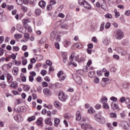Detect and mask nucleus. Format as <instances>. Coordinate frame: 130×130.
Returning a JSON list of instances; mask_svg holds the SVG:
<instances>
[{
	"mask_svg": "<svg viewBox=\"0 0 130 130\" xmlns=\"http://www.w3.org/2000/svg\"><path fill=\"white\" fill-rule=\"evenodd\" d=\"M76 120L81 122V127L82 129H92V126L89 124V119L87 117L82 118L81 112L77 111L76 113Z\"/></svg>",
	"mask_w": 130,
	"mask_h": 130,
	"instance_id": "f257e3e1",
	"label": "nucleus"
},
{
	"mask_svg": "<svg viewBox=\"0 0 130 130\" xmlns=\"http://www.w3.org/2000/svg\"><path fill=\"white\" fill-rule=\"evenodd\" d=\"M115 38L118 40H121L124 37V32L121 29H117L114 31Z\"/></svg>",
	"mask_w": 130,
	"mask_h": 130,
	"instance_id": "f03ea898",
	"label": "nucleus"
},
{
	"mask_svg": "<svg viewBox=\"0 0 130 130\" xmlns=\"http://www.w3.org/2000/svg\"><path fill=\"white\" fill-rule=\"evenodd\" d=\"M50 39L51 41H56L59 42L60 41V36L58 34H56L54 33H52L51 34Z\"/></svg>",
	"mask_w": 130,
	"mask_h": 130,
	"instance_id": "7ed1b4c3",
	"label": "nucleus"
},
{
	"mask_svg": "<svg viewBox=\"0 0 130 130\" xmlns=\"http://www.w3.org/2000/svg\"><path fill=\"white\" fill-rule=\"evenodd\" d=\"M79 4H80V5H83L84 8H85L87 10H90L91 9V6L86 1L80 0Z\"/></svg>",
	"mask_w": 130,
	"mask_h": 130,
	"instance_id": "20e7f679",
	"label": "nucleus"
},
{
	"mask_svg": "<svg viewBox=\"0 0 130 130\" xmlns=\"http://www.w3.org/2000/svg\"><path fill=\"white\" fill-rule=\"evenodd\" d=\"M115 50L118 53L121 54V55H126L127 54L126 51L121 49L120 47L116 48Z\"/></svg>",
	"mask_w": 130,
	"mask_h": 130,
	"instance_id": "39448f33",
	"label": "nucleus"
},
{
	"mask_svg": "<svg viewBox=\"0 0 130 130\" xmlns=\"http://www.w3.org/2000/svg\"><path fill=\"white\" fill-rule=\"evenodd\" d=\"M58 98L62 102H66L67 99H68V95H64L63 92H61L58 95Z\"/></svg>",
	"mask_w": 130,
	"mask_h": 130,
	"instance_id": "423d86ee",
	"label": "nucleus"
},
{
	"mask_svg": "<svg viewBox=\"0 0 130 130\" xmlns=\"http://www.w3.org/2000/svg\"><path fill=\"white\" fill-rule=\"evenodd\" d=\"M121 125L124 129L125 130H129V124H128V122L125 121H122L121 122Z\"/></svg>",
	"mask_w": 130,
	"mask_h": 130,
	"instance_id": "0eeeda50",
	"label": "nucleus"
},
{
	"mask_svg": "<svg viewBox=\"0 0 130 130\" xmlns=\"http://www.w3.org/2000/svg\"><path fill=\"white\" fill-rule=\"evenodd\" d=\"M74 55L73 54H71V57H70V61L68 62V66H73V67H77V64L76 63H74Z\"/></svg>",
	"mask_w": 130,
	"mask_h": 130,
	"instance_id": "6e6552de",
	"label": "nucleus"
},
{
	"mask_svg": "<svg viewBox=\"0 0 130 130\" xmlns=\"http://www.w3.org/2000/svg\"><path fill=\"white\" fill-rule=\"evenodd\" d=\"M14 119L17 121V122H22V121L24 120V119L20 114L15 116Z\"/></svg>",
	"mask_w": 130,
	"mask_h": 130,
	"instance_id": "1a4fd4ad",
	"label": "nucleus"
},
{
	"mask_svg": "<svg viewBox=\"0 0 130 130\" xmlns=\"http://www.w3.org/2000/svg\"><path fill=\"white\" fill-rule=\"evenodd\" d=\"M94 118L96 121L100 122V123H105V118H99L97 117V114L95 115Z\"/></svg>",
	"mask_w": 130,
	"mask_h": 130,
	"instance_id": "9d476101",
	"label": "nucleus"
},
{
	"mask_svg": "<svg viewBox=\"0 0 130 130\" xmlns=\"http://www.w3.org/2000/svg\"><path fill=\"white\" fill-rule=\"evenodd\" d=\"M63 75V71H60L58 72L57 74V76L60 78V81L61 82L62 81H64V79H66V77L64 76H62Z\"/></svg>",
	"mask_w": 130,
	"mask_h": 130,
	"instance_id": "9b49d317",
	"label": "nucleus"
},
{
	"mask_svg": "<svg viewBox=\"0 0 130 130\" xmlns=\"http://www.w3.org/2000/svg\"><path fill=\"white\" fill-rule=\"evenodd\" d=\"M63 44L64 46V47L68 48L71 44H72V42H71V41L69 40H65L63 43Z\"/></svg>",
	"mask_w": 130,
	"mask_h": 130,
	"instance_id": "f8f14e48",
	"label": "nucleus"
},
{
	"mask_svg": "<svg viewBox=\"0 0 130 130\" xmlns=\"http://www.w3.org/2000/svg\"><path fill=\"white\" fill-rule=\"evenodd\" d=\"M54 105L56 108H58V109H60L61 107V104L59 103L58 101H55L54 103Z\"/></svg>",
	"mask_w": 130,
	"mask_h": 130,
	"instance_id": "ddd939ff",
	"label": "nucleus"
},
{
	"mask_svg": "<svg viewBox=\"0 0 130 130\" xmlns=\"http://www.w3.org/2000/svg\"><path fill=\"white\" fill-rule=\"evenodd\" d=\"M74 48H83V45L80 43H77L73 45Z\"/></svg>",
	"mask_w": 130,
	"mask_h": 130,
	"instance_id": "4468645a",
	"label": "nucleus"
},
{
	"mask_svg": "<svg viewBox=\"0 0 130 130\" xmlns=\"http://www.w3.org/2000/svg\"><path fill=\"white\" fill-rule=\"evenodd\" d=\"M39 5L41 8L44 9L46 6V3L44 1H41L39 2Z\"/></svg>",
	"mask_w": 130,
	"mask_h": 130,
	"instance_id": "2eb2a0df",
	"label": "nucleus"
},
{
	"mask_svg": "<svg viewBox=\"0 0 130 130\" xmlns=\"http://www.w3.org/2000/svg\"><path fill=\"white\" fill-rule=\"evenodd\" d=\"M22 23L24 25V27L25 28V29H27V26H28V23H29V20L28 19H23L22 20Z\"/></svg>",
	"mask_w": 130,
	"mask_h": 130,
	"instance_id": "dca6fc26",
	"label": "nucleus"
},
{
	"mask_svg": "<svg viewBox=\"0 0 130 130\" xmlns=\"http://www.w3.org/2000/svg\"><path fill=\"white\" fill-rule=\"evenodd\" d=\"M10 87L11 88H14L15 89H17V88H18V83H17V82L16 81L12 82L10 85Z\"/></svg>",
	"mask_w": 130,
	"mask_h": 130,
	"instance_id": "f3484780",
	"label": "nucleus"
},
{
	"mask_svg": "<svg viewBox=\"0 0 130 130\" xmlns=\"http://www.w3.org/2000/svg\"><path fill=\"white\" fill-rule=\"evenodd\" d=\"M43 93L45 94V95H50L51 94V92H50V90L48 88H45L43 90Z\"/></svg>",
	"mask_w": 130,
	"mask_h": 130,
	"instance_id": "a211bd4d",
	"label": "nucleus"
},
{
	"mask_svg": "<svg viewBox=\"0 0 130 130\" xmlns=\"http://www.w3.org/2000/svg\"><path fill=\"white\" fill-rule=\"evenodd\" d=\"M42 122H43V118L40 117L37 121V124H38V125H41V124H42Z\"/></svg>",
	"mask_w": 130,
	"mask_h": 130,
	"instance_id": "6ab92c4d",
	"label": "nucleus"
},
{
	"mask_svg": "<svg viewBox=\"0 0 130 130\" xmlns=\"http://www.w3.org/2000/svg\"><path fill=\"white\" fill-rule=\"evenodd\" d=\"M18 71H19V68H18V67L14 68L13 69V75H14V76H17Z\"/></svg>",
	"mask_w": 130,
	"mask_h": 130,
	"instance_id": "aec40b11",
	"label": "nucleus"
},
{
	"mask_svg": "<svg viewBox=\"0 0 130 130\" xmlns=\"http://www.w3.org/2000/svg\"><path fill=\"white\" fill-rule=\"evenodd\" d=\"M45 121L46 124H49V125H52L53 124L52 122H51V120L49 118L46 119Z\"/></svg>",
	"mask_w": 130,
	"mask_h": 130,
	"instance_id": "412c9836",
	"label": "nucleus"
},
{
	"mask_svg": "<svg viewBox=\"0 0 130 130\" xmlns=\"http://www.w3.org/2000/svg\"><path fill=\"white\" fill-rule=\"evenodd\" d=\"M60 122V120L57 118H56L54 119V124L55 126H57L58 125V124Z\"/></svg>",
	"mask_w": 130,
	"mask_h": 130,
	"instance_id": "4be33fe9",
	"label": "nucleus"
},
{
	"mask_svg": "<svg viewBox=\"0 0 130 130\" xmlns=\"http://www.w3.org/2000/svg\"><path fill=\"white\" fill-rule=\"evenodd\" d=\"M60 28L61 29H68V28H69V25L68 24L64 23L61 25Z\"/></svg>",
	"mask_w": 130,
	"mask_h": 130,
	"instance_id": "5701e85b",
	"label": "nucleus"
},
{
	"mask_svg": "<svg viewBox=\"0 0 130 130\" xmlns=\"http://www.w3.org/2000/svg\"><path fill=\"white\" fill-rule=\"evenodd\" d=\"M111 107L114 109H118V110H119V108L118 107V106L116 104L112 103L111 104Z\"/></svg>",
	"mask_w": 130,
	"mask_h": 130,
	"instance_id": "b1692460",
	"label": "nucleus"
},
{
	"mask_svg": "<svg viewBox=\"0 0 130 130\" xmlns=\"http://www.w3.org/2000/svg\"><path fill=\"white\" fill-rule=\"evenodd\" d=\"M23 89L24 91H26V92H28V91L30 90V86L26 85H23Z\"/></svg>",
	"mask_w": 130,
	"mask_h": 130,
	"instance_id": "393cba45",
	"label": "nucleus"
},
{
	"mask_svg": "<svg viewBox=\"0 0 130 130\" xmlns=\"http://www.w3.org/2000/svg\"><path fill=\"white\" fill-rule=\"evenodd\" d=\"M104 26H105V23L104 22H102L100 28V31H102L104 30Z\"/></svg>",
	"mask_w": 130,
	"mask_h": 130,
	"instance_id": "a878e982",
	"label": "nucleus"
},
{
	"mask_svg": "<svg viewBox=\"0 0 130 130\" xmlns=\"http://www.w3.org/2000/svg\"><path fill=\"white\" fill-rule=\"evenodd\" d=\"M20 77H21L22 82H26V77L24 75V74L21 73Z\"/></svg>",
	"mask_w": 130,
	"mask_h": 130,
	"instance_id": "bb28decb",
	"label": "nucleus"
},
{
	"mask_svg": "<svg viewBox=\"0 0 130 130\" xmlns=\"http://www.w3.org/2000/svg\"><path fill=\"white\" fill-rule=\"evenodd\" d=\"M16 29L17 30H18V31H19V32H21L23 31V27H22V26H21V25L20 24H18L17 25Z\"/></svg>",
	"mask_w": 130,
	"mask_h": 130,
	"instance_id": "cd10ccee",
	"label": "nucleus"
},
{
	"mask_svg": "<svg viewBox=\"0 0 130 130\" xmlns=\"http://www.w3.org/2000/svg\"><path fill=\"white\" fill-rule=\"evenodd\" d=\"M88 113H90V114L95 113V110H94L93 108L90 107L89 109H88Z\"/></svg>",
	"mask_w": 130,
	"mask_h": 130,
	"instance_id": "c85d7f7f",
	"label": "nucleus"
},
{
	"mask_svg": "<svg viewBox=\"0 0 130 130\" xmlns=\"http://www.w3.org/2000/svg\"><path fill=\"white\" fill-rule=\"evenodd\" d=\"M35 14H36V15H37V16L40 15V14H41V10L38 8L36 9Z\"/></svg>",
	"mask_w": 130,
	"mask_h": 130,
	"instance_id": "c756f323",
	"label": "nucleus"
},
{
	"mask_svg": "<svg viewBox=\"0 0 130 130\" xmlns=\"http://www.w3.org/2000/svg\"><path fill=\"white\" fill-rule=\"evenodd\" d=\"M107 98H104L103 99H102L101 100V103H102L103 104H105L106 103H107Z\"/></svg>",
	"mask_w": 130,
	"mask_h": 130,
	"instance_id": "7c9ffc66",
	"label": "nucleus"
},
{
	"mask_svg": "<svg viewBox=\"0 0 130 130\" xmlns=\"http://www.w3.org/2000/svg\"><path fill=\"white\" fill-rule=\"evenodd\" d=\"M49 4L52 7V6H54V5H56V1L51 0L49 2Z\"/></svg>",
	"mask_w": 130,
	"mask_h": 130,
	"instance_id": "2f4dec72",
	"label": "nucleus"
},
{
	"mask_svg": "<svg viewBox=\"0 0 130 130\" xmlns=\"http://www.w3.org/2000/svg\"><path fill=\"white\" fill-rule=\"evenodd\" d=\"M46 39H47L46 38H42L39 42L40 44H43V43H44V42H46Z\"/></svg>",
	"mask_w": 130,
	"mask_h": 130,
	"instance_id": "473e14b6",
	"label": "nucleus"
},
{
	"mask_svg": "<svg viewBox=\"0 0 130 130\" xmlns=\"http://www.w3.org/2000/svg\"><path fill=\"white\" fill-rule=\"evenodd\" d=\"M110 117L113 118H116L117 117V115L115 113H111L110 114Z\"/></svg>",
	"mask_w": 130,
	"mask_h": 130,
	"instance_id": "72a5a7b5",
	"label": "nucleus"
},
{
	"mask_svg": "<svg viewBox=\"0 0 130 130\" xmlns=\"http://www.w3.org/2000/svg\"><path fill=\"white\" fill-rule=\"evenodd\" d=\"M100 82V79H99V78L96 77L94 78V83H95V84H99Z\"/></svg>",
	"mask_w": 130,
	"mask_h": 130,
	"instance_id": "f704fd0d",
	"label": "nucleus"
},
{
	"mask_svg": "<svg viewBox=\"0 0 130 130\" xmlns=\"http://www.w3.org/2000/svg\"><path fill=\"white\" fill-rule=\"evenodd\" d=\"M101 7L103 10L105 11L106 10V7H107V5H106V3H103V4L101 5Z\"/></svg>",
	"mask_w": 130,
	"mask_h": 130,
	"instance_id": "c9c22d12",
	"label": "nucleus"
},
{
	"mask_svg": "<svg viewBox=\"0 0 130 130\" xmlns=\"http://www.w3.org/2000/svg\"><path fill=\"white\" fill-rule=\"evenodd\" d=\"M7 82H10V80H11V79H12V75H11V74H7Z\"/></svg>",
	"mask_w": 130,
	"mask_h": 130,
	"instance_id": "e433bc0d",
	"label": "nucleus"
},
{
	"mask_svg": "<svg viewBox=\"0 0 130 130\" xmlns=\"http://www.w3.org/2000/svg\"><path fill=\"white\" fill-rule=\"evenodd\" d=\"M24 37L25 39H30V35L28 33H25Z\"/></svg>",
	"mask_w": 130,
	"mask_h": 130,
	"instance_id": "4c0bfd02",
	"label": "nucleus"
},
{
	"mask_svg": "<svg viewBox=\"0 0 130 130\" xmlns=\"http://www.w3.org/2000/svg\"><path fill=\"white\" fill-rule=\"evenodd\" d=\"M102 81H103V82H104V83H105L106 84V83H107V82H109V78H102Z\"/></svg>",
	"mask_w": 130,
	"mask_h": 130,
	"instance_id": "58836bf2",
	"label": "nucleus"
},
{
	"mask_svg": "<svg viewBox=\"0 0 130 130\" xmlns=\"http://www.w3.org/2000/svg\"><path fill=\"white\" fill-rule=\"evenodd\" d=\"M14 36H15V38H16L17 39H20L22 38V35H21V34H18V35L15 34L14 35Z\"/></svg>",
	"mask_w": 130,
	"mask_h": 130,
	"instance_id": "ea45409f",
	"label": "nucleus"
},
{
	"mask_svg": "<svg viewBox=\"0 0 130 130\" xmlns=\"http://www.w3.org/2000/svg\"><path fill=\"white\" fill-rule=\"evenodd\" d=\"M46 9L48 11H51L52 10V6L49 4L47 6Z\"/></svg>",
	"mask_w": 130,
	"mask_h": 130,
	"instance_id": "a19ab883",
	"label": "nucleus"
},
{
	"mask_svg": "<svg viewBox=\"0 0 130 130\" xmlns=\"http://www.w3.org/2000/svg\"><path fill=\"white\" fill-rule=\"evenodd\" d=\"M105 18H106L107 19H111V18H112V15H111V14L109 13H108L106 14Z\"/></svg>",
	"mask_w": 130,
	"mask_h": 130,
	"instance_id": "79ce46f5",
	"label": "nucleus"
},
{
	"mask_svg": "<svg viewBox=\"0 0 130 130\" xmlns=\"http://www.w3.org/2000/svg\"><path fill=\"white\" fill-rule=\"evenodd\" d=\"M46 63L47 66H50V67H51V66H52V62L49 60H47Z\"/></svg>",
	"mask_w": 130,
	"mask_h": 130,
	"instance_id": "37998d69",
	"label": "nucleus"
},
{
	"mask_svg": "<svg viewBox=\"0 0 130 130\" xmlns=\"http://www.w3.org/2000/svg\"><path fill=\"white\" fill-rule=\"evenodd\" d=\"M47 74V71L46 70H42L41 72V74L43 76H45Z\"/></svg>",
	"mask_w": 130,
	"mask_h": 130,
	"instance_id": "c03bdc74",
	"label": "nucleus"
},
{
	"mask_svg": "<svg viewBox=\"0 0 130 130\" xmlns=\"http://www.w3.org/2000/svg\"><path fill=\"white\" fill-rule=\"evenodd\" d=\"M58 16L59 18H61V19H63V18L65 17L64 14H63L62 13H59Z\"/></svg>",
	"mask_w": 130,
	"mask_h": 130,
	"instance_id": "a18cd8bd",
	"label": "nucleus"
},
{
	"mask_svg": "<svg viewBox=\"0 0 130 130\" xmlns=\"http://www.w3.org/2000/svg\"><path fill=\"white\" fill-rule=\"evenodd\" d=\"M121 103H123L125 101V98L124 96L121 97L119 100Z\"/></svg>",
	"mask_w": 130,
	"mask_h": 130,
	"instance_id": "49530a36",
	"label": "nucleus"
},
{
	"mask_svg": "<svg viewBox=\"0 0 130 130\" xmlns=\"http://www.w3.org/2000/svg\"><path fill=\"white\" fill-rule=\"evenodd\" d=\"M54 45H55V48H56L57 49H59L60 47H59V44L58 43L55 42Z\"/></svg>",
	"mask_w": 130,
	"mask_h": 130,
	"instance_id": "de8ad7c7",
	"label": "nucleus"
},
{
	"mask_svg": "<svg viewBox=\"0 0 130 130\" xmlns=\"http://www.w3.org/2000/svg\"><path fill=\"white\" fill-rule=\"evenodd\" d=\"M110 26H111L110 23L107 22L105 26V28L106 29H109V28H110Z\"/></svg>",
	"mask_w": 130,
	"mask_h": 130,
	"instance_id": "09e8293b",
	"label": "nucleus"
},
{
	"mask_svg": "<svg viewBox=\"0 0 130 130\" xmlns=\"http://www.w3.org/2000/svg\"><path fill=\"white\" fill-rule=\"evenodd\" d=\"M103 107L105 109H109V106L106 103L103 104Z\"/></svg>",
	"mask_w": 130,
	"mask_h": 130,
	"instance_id": "8fccbe9b",
	"label": "nucleus"
},
{
	"mask_svg": "<svg viewBox=\"0 0 130 130\" xmlns=\"http://www.w3.org/2000/svg\"><path fill=\"white\" fill-rule=\"evenodd\" d=\"M7 9H8V11H11V10H13L14 9V6L13 5L8 6Z\"/></svg>",
	"mask_w": 130,
	"mask_h": 130,
	"instance_id": "3c124183",
	"label": "nucleus"
},
{
	"mask_svg": "<svg viewBox=\"0 0 130 130\" xmlns=\"http://www.w3.org/2000/svg\"><path fill=\"white\" fill-rule=\"evenodd\" d=\"M92 41H93V42H94V43H97V42H98V40H97V38H96L95 37H93L92 38Z\"/></svg>",
	"mask_w": 130,
	"mask_h": 130,
	"instance_id": "603ef678",
	"label": "nucleus"
},
{
	"mask_svg": "<svg viewBox=\"0 0 130 130\" xmlns=\"http://www.w3.org/2000/svg\"><path fill=\"white\" fill-rule=\"evenodd\" d=\"M29 75L31 77H36V73L35 72H30Z\"/></svg>",
	"mask_w": 130,
	"mask_h": 130,
	"instance_id": "864d4df0",
	"label": "nucleus"
},
{
	"mask_svg": "<svg viewBox=\"0 0 130 130\" xmlns=\"http://www.w3.org/2000/svg\"><path fill=\"white\" fill-rule=\"evenodd\" d=\"M5 40V37L1 36L0 37V44H2L3 43V42Z\"/></svg>",
	"mask_w": 130,
	"mask_h": 130,
	"instance_id": "5fc2aeb1",
	"label": "nucleus"
},
{
	"mask_svg": "<svg viewBox=\"0 0 130 130\" xmlns=\"http://www.w3.org/2000/svg\"><path fill=\"white\" fill-rule=\"evenodd\" d=\"M110 100H111V101H114V102L117 101V99L114 96H112L110 98Z\"/></svg>",
	"mask_w": 130,
	"mask_h": 130,
	"instance_id": "6e6d98bb",
	"label": "nucleus"
},
{
	"mask_svg": "<svg viewBox=\"0 0 130 130\" xmlns=\"http://www.w3.org/2000/svg\"><path fill=\"white\" fill-rule=\"evenodd\" d=\"M13 51H19L20 50V48L18 46L13 47Z\"/></svg>",
	"mask_w": 130,
	"mask_h": 130,
	"instance_id": "4d7b16f0",
	"label": "nucleus"
},
{
	"mask_svg": "<svg viewBox=\"0 0 130 130\" xmlns=\"http://www.w3.org/2000/svg\"><path fill=\"white\" fill-rule=\"evenodd\" d=\"M120 115L121 118H124L125 117V113L124 112L120 113Z\"/></svg>",
	"mask_w": 130,
	"mask_h": 130,
	"instance_id": "13d9d810",
	"label": "nucleus"
},
{
	"mask_svg": "<svg viewBox=\"0 0 130 130\" xmlns=\"http://www.w3.org/2000/svg\"><path fill=\"white\" fill-rule=\"evenodd\" d=\"M67 56L68 54H67V53L64 52L62 53V57H63V58H67Z\"/></svg>",
	"mask_w": 130,
	"mask_h": 130,
	"instance_id": "bf43d9fd",
	"label": "nucleus"
},
{
	"mask_svg": "<svg viewBox=\"0 0 130 130\" xmlns=\"http://www.w3.org/2000/svg\"><path fill=\"white\" fill-rule=\"evenodd\" d=\"M110 71L111 73H115V72H116V68L115 67H112L111 68Z\"/></svg>",
	"mask_w": 130,
	"mask_h": 130,
	"instance_id": "052dcab7",
	"label": "nucleus"
},
{
	"mask_svg": "<svg viewBox=\"0 0 130 130\" xmlns=\"http://www.w3.org/2000/svg\"><path fill=\"white\" fill-rule=\"evenodd\" d=\"M27 48H28V47H27L26 45H23L22 47V49L23 51H26V50H27Z\"/></svg>",
	"mask_w": 130,
	"mask_h": 130,
	"instance_id": "680f3d73",
	"label": "nucleus"
},
{
	"mask_svg": "<svg viewBox=\"0 0 130 130\" xmlns=\"http://www.w3.org/2000/svg\"><path fill=\"white\" fill-rule=\"evenodd\" d=\"M27 30H28V32H29L30 33H31V32H32V28L31 27V26H27Z\"/></svg>",
	"mask_w": 130,
	"mask_h": 130,
	"instance_id": "e2e57ef3",
	"label": "nucleus"
},
{
	"mask_svg": "<svg viewBox=\"0 0 130 130\" xmlns=\"http://www.w3.org/2000/svg\"><path fill=\"white\" fill-rule=\"evenodd\" d=\"M77 83L79 84V85L82 84V79H81V78H78V80L77 81Z\"/></svg>",
	"mask_w": 130,
	"mask_h": 130,
	"instance_id": "0e129e2a",
	"label": "nucleus"
},
{
	"mask_svg": "<svg viewBox=\"0 0 130 130\" xmlns=\"http://www.w3.org/2000/svg\"><path fill=\"white\" fill-rule=\"evenodd\" d=\"M42 85H43V87H48V84H47L46 82H43Z\"/></svg>",
	"mask_w": 130,
	"mask_h": 130,
	"instance_id": "69168bd1",
	"label": "nucleus"
},
{
	"mask_svg": "<svg viewBox=\"0 0 130 130\" xmlns=\"http://www.w3.org/2000/svg\"><path fill=\"white\" fill-rule=\"evenodd\" d=\"M96 74H97L98 76H102V71H98L96 72Z\"/></svg>",
	"mask_w": 130,
	"mask_h": 130,
	"instance_id": "338daca9",
	"label": "nucleus"
},
{
	"mask_svg": "<svg viewBox=\"0 0 130 130\" xmlns=\"http://www.w3.org/2000/svg\"><path fill=\"white\" fill-rule=\"evenodd\" d=\"M126 16H129L130 15V10H127L124 13Z\"/></svg>",
	"mask_w": 130,
	"mask_h": 130,
	"instance_id": "774afa93",
	"label": "nucleus"
}]
</instances>
